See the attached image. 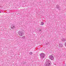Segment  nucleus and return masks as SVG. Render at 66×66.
Here are the masks:
<instances>
[{"instance_id": "obj_14", "label": "nucleus", "mask_w": 66, "mask_h": 66, "mask_svg": "<svg viewBox=\"0 0 66 66\" xmlns=\"http://www.w3.org/2000/svg\"><path fill=\"white\" fill-rule=\"evenodd\" d=\"M49 44V43H46V45H48Z\"/></svg>"}, {"instance_id": "obj_16", "label": "nucleus", "mask_w": 66, "mask_h": 66, "mask_svg": "<svg viewBox=\"0 0 66 66\" xmlns=\"http://www.w3.org/2000/svg\"><path fill=\"white\" fill-rule=\"evenodd\" d=\"M0 13H1V11H0Z\"/></svg>"}, {"instance_id": "obj_8", "label": "nucleus", "mask_w": 66, "mask_h": 66, "mask_svg": "<svg viewBox=\"0 0 66 66\" xmlns=\"http://www.w3.org/2000/svg\"><path fill=\"white\" fill-rule=\"evenodd\" d=\"M63 46V45L62 44H59V47H62Z\"/></svg>"}, {"instance_id": "obj_7", "label": "nucleus", "mask_w": 66, "mask_h": 66, "mask_svg": "<svg viewBox=\"0 0 66 66\" xmlns=\"http://www.w3.org/2000/svg\"><path fill=\"white\" fill-rule=\"evenodd\" d=\"M62 41L63 42H66V40H65V39L64 38H63L62 39Z\"/></svg>"}, {"instance_id": "obj_1", "label": "nucleus", "mask_w": 66, "mask_h": 66, "mask_svg": "<svg viewBox=\"0 0 66 66\" xmlns=\"http://www.w3.org/2000/svg\"><path fill=\"white\" fill-rule=\"evenodd\" d=\"M51 62L49 60L47 59L46 60L45 66H51Z\"/></svg>"}, {"instance_id": "obj_6", "label": "nucleus", "mask_w": 66, "mask_h": 66, "mask_svg": "<svg viewBox=\"0 0 66 66\" xmlns=\"http://www.w3.org/2000/svg\"><path fill=\"white\" fill-rule=\"evenodd\" d=\"M60 7L59 5H56V8L57 9H58V10H59Z\"/></svg>"}, {"instance_id": "obj_10", "label": "nucleus", "mask_w": 66, "mask_h": 66, "mask_svg": "<svg viewBox=\"0 0 66 66\" xmlns=\"http://www.w3.org/2000/svg\"><path fill=\"white\" fill-rule=\"evenodd\" d=\"M44 24V22H41V25L43 26Z\"/></svg>"}, {"instance_id": "obj_13", "label": "nucleus", "mask_w": 66, "mask_h": 66, "mask_svg": "<svg viewBox=\"0 0 66 66\" xmlns=\"http://www.w3.org/2000/svg\"><path fill=\"white\" fill-rule=\"evenodd\" d=\"M39 32H41V31H42V30L40 29H39Z\"/></svg>"}, {"instance_id": "obj_12", "label": "nucleus", "mask_w": 66, "mask_h": 66, "mask_svg": "<svg viewBox=\"0 0 66 66\" xmlns=\"http://www.w3.org/2000/svg\"><path fill=\"white\" fill-rule=\"evenodd\" d=\"M29 54L30 55H32V52H30L29 53Z\"/></svg>"}, {"instance_id": "obj_11", "label": "nucleus", "mask_w": 66, "mask_h": 66, "mask_svg": "<svg viewBox=\"0 0 66 66\" xmlns=\"http://www.w3.org/2000/svg\"><path fill=\"white\" fill-rule=\"evenodd\" d=\"M26 38V37H25V36H22V38H23V39H24Z\"/></svg>"}, {"instance_id": "obj_17", "label": "nucleus", "mask_w": 66, "mask_h": 66, "mask_svg": "<svg viewBox=\"0 0 66 66\" xmlns=\"http://www.w3.org/2000/svg\"><path fill=\"white\" fill-rule=\"evenodd\" d=\"M65 66H66V64H65Z\"/></svg>"}, {"instance_id": "obj_15", "label": "nucleus", "mask_w": 66, "mask_h": 66, "mask_svg": "<svg viewBox=\"0 0 66 66\" xmlns=\"http://www.w3.org/2000/svg\"><path fill=\"white\" fill-rule=\"evenodd\" d=\"M17 15H19V13H18Z\"/></svg>"}, {"instance_id": "obj_9", "label": "nucleus", "mask_w": 66, "mask_h": 66, "mask_svg": "<svg viewBox=\"0 0 66 66\" xmlns=\"http://www.w3.org/2000/svg\"><path fill=\"white\" fill-rule=\"evenodd\" d=\"M26 61H23L22 62V64H26Z\"/></svg>"}, {"instance_id": "obj_5", "label": "nucleus", "mask_w": 66, "mask_h": 66, "mask_svg": "<svg viewBox=\"0 0 66 66\" xmlns=\"http://www.w3.org/2000/svg\"><path fill=\"white\" fill-rule=\"evenodd\" d=\"M11 28L12 29H14L15 27V25L14 24L12 25L11 26Z\"/></svg>"}, {"instance_id": "obj_3", "label": "nucleus", "mask_w": 66, "mask_h": 66, "mask_svg": "<svg viewBox=\"0 0 66 66\" xmlns=\"http://www.w3.org/2000/svg\"><path fill=\"white\" fill-rule=\"evenodd\" d=\"M23 32H21V31H19L18 32V34L19 35H20V36H22L23 35Z\"/></svg>"}, {"instance_id": "obj_4", "label": "nucleus", "mask_w": 66, "mask_h": 66, "mask_svg": "<svg viewBox=\"0 0 66 66\" xmlns=\"http://www.w3.org/2000/svg\"><path fill=\"white\" fill-rule=\"evenodd\" d=\"M49 58L51 60H53L54 59V57L52 55H50L49 56Z\"/></svg>"}, {"instance_id": "obj_2", "label": "nucleus", "mask_w": 66, "mask_h": 66, "mask_svg": "<svg viewBox=\"0 0 66 66\" xmlns=\"http://www.w3.org/2000/svg\"><path fill=\"white\" fill-rule=\"evenodd\" d=\"M40 59L43 60L45 56V54L44 53H41L40 54Z\"/></svg>"}]
</instances>
